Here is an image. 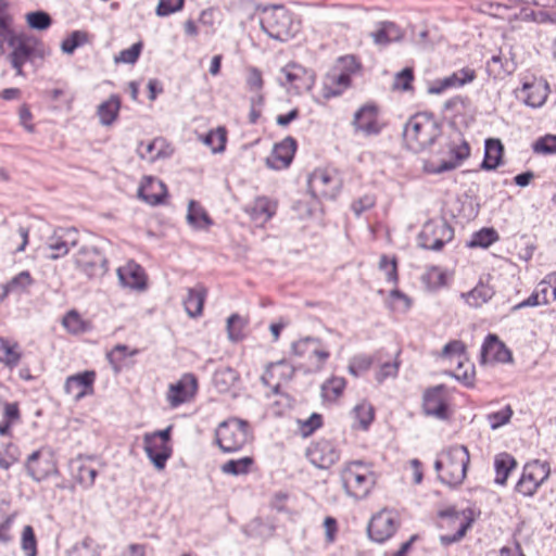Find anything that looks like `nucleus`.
<instances>
[{"label":"nucleus","mask_w":556,"mask_h":556,"mask_svg":"<svg viewBox=\"0 0 556 556\" xmlns=\"http://www.w3.org/2000/svg\"><path fill=\"white\" fill-rule=\"evenodd\" d=\"M441 135V126L432 114L421 112L413 115L403 130L404 141L413 152H420L437 140Z\"/></svg>","instance_id":"obj_1"},{"label":"nucleus","mask_w":556,"mask_h":556,"mask_svg":"<svg viewBox=\"0 0 556 556\" xmlns=\"http://www.w3.org/2000/svg\"><path fill=\"white\" fill-rule=\"evenodd\" d=\"M260 24L265 34L279 41H287L299 31V24L283 5L264 8Z\"/></svg>","instance_id":"obj_2"},{"label":"nucleus","mask_w":556,"mask_h":556,"mask_svg":"<svg viewBox=\"0 0 556 556\" xmlns=\"http://www.w3.org/2000/svg\"><path fill=\"white\" fill-rule=\"evenodd\" d=\"M340 477L346 495L354 498L366 497L376 483L370 465L362 460L346 464Z\"/></svg>","instance_id":"obj_3"},{"label":"nucleus","mask_w":556,"mask_h":556,"mask_svg":"<svg viewBox=\"0 0 556 556\" xmlns=\"http://www.w3.org/2000/svg\"><path fill=\"white\" fill-rule=\"evenodd\" d=\"M215 440L224 453L238 452L249 440V424L239 418H229L217 427Z\"/></svg>","instance_id":"obj_4"},{"label":"nucleus","mask_w":556,"mask_h":556,"mask_svg":"<svg viewBox=\"0 0 556 556\" xmlns=\"http://www.w3.org/2000/svg\"><path fill=\"white\" fill-rule=\"evenodd\" d=\"M445 470L439 475V480L448 485L457 486L466 478L470 460L468 448L465 445H453L443 451Z\"/></svg>","instance_id":"obj_5"},{"label":"nucleus","mask_w":556,"mask_h":556,"mask_svg":"<svg viewBox=\"0 0 556 556\" xmlns=\"http://www.w3.org/2000/svg\"><path fill=\"white\" fill-rule=\"evenodd\" d=\"M549 475L551 466L547 462L539 459L530 462L523 467L522 475L516 484V491L523 496L532 497Z\"/></svg>","instance_id":"obj_6"},{"label":"nucleus","mask_w":556,"mask_h":556,"mask_svg":"<svg viewBox=\"0 0 556 556\" xmlns=\"http://www.w3.org/2000/svg\"><path fill=\"white\" fill-rule=\"evenodd\" d=\"M79 235L75 228H56L48 237L42 248L43 256L48 260H58L68 254L71 248L78 244Z\"/></svg>","instance_id":"obj_7"},{"label":"nucleus","mask_w":556,"mask_h":556,"mask_svg":"<svg viewBox=\"0 0 556 556\" xmlns=\"http://www.w3.org/2000/svg\"><path fill=\"white\" fill-rule=\"evenodd\" d=\"M454 237V229L445 222H429L419 233V245L426 250L440 251Z\"/></svg>","instance_id":"obj_8"},{"label":"nucleus","mask_w":556,"mask_h":556,"mask_svg":"<svg viewBox=\"0 0 556 556\" xmlns=\"http://www.w3.org/2000/svg\"><path fill=\"white\" fill-rule=\"evenodd\" d=\"M75 263L89 278L101 277L108 271V260L93 245L80 247L75 256Z\"/></svg>","instance_id":"obj_9"},{"label":"nucleus","mask_w":556,"mask_h":556,"mask_svg":"<svg viewBox=\"0 0 556 556\" xmlns=\"http://www.w3.org/2000/svg\"><path fill=\"white\" fill-rule=\"evenodd\" d=\"M352 126L355 132L366 137L378 136L383 128V123L379 121V108L374 103L361 106L354 113Z\"/></svg>","instance_id":"obj_10"},{"label":"nucleus","mask_w":556,"mask_h":556,"mask_svg":"<svg viewBox=\"0 0 556 556\" xmlns=\"http://www.w3.org/2000/svg\"><path fill=\"white\" fill-rule=\"evenodd\" d=\"M308 190L315 198L333 199L339 192L340 180L328 169L317 168L308 177Z\"/></svg>","instance_id":"obj_11"},{"label":"nucleus","mask_w":556,"mask_h":556,"mask_svg":"<svg viewBox=\"0 0 556 556\" xmlns=\"http://www.w3.org/2000/svg\"><path fill=\"white\" fill-rule=\"evenodd\" d=\"M399 526L396 516L391 510L382 509L370 519L367 527L368 536L377 543H383L393 536Z\"/></svg>","instance_id":"obj_12"},{"label":"nucleus","mask_w":556,"mask_h":556,"mask_svg":"<svg viewBox=\"0 0 556 556\" xmlns=\"http://www.w3.org/2000/svg\"><path fill=\"white\" fill-rule=\"evenodd\" d=\"M38 43L39 40L36 37L20 34L13 41V45H9L13 48L9 58L12 67L16 71V75H24L23 66L31 60Z\"/></svg>","instance_id":"obj_13"},{"label":"nucleus","mask_w":556,"mask_h":556,"mask_svg":"<svg viewBox=\"0 0 556 556\" xmlns=\"http://www.w3.org/2000/svg\"><path fill=\"white\" fill-rule=\"evenodd\" d=\"M285 80L279 78L281 86L289 84L298 93L309 91L315 84L314 73L298 63H289L281 68Z\"/></svg>","instance_id":"obj_14"},{"label":"nucleus","mask_w":556,"mask_h":556,"mask_svg":"<svg viewBox=\"0 0 556 556\" xmlns=\"http://www.w3.org/2000/svg\"><path fill=\"white\" fill-rule=\"evenodd\" d=\"M444 389L443 384H439L425 391L422 410L426 416H431L439 420H447L450 418L448 405L443 395Z\"/></svg>","instance_id":"obj_15"},{"label":"nucleus","mask_w":556,"mask_h":556,"mask_svg":"<svg viewBox=\"0 0 556 556\" xmlns=\"http://www.w3.org/2000/svg\"><path fill=\"white\" fill-rule=\"evenodd\" d=\"M448 160H443L438 166H429L427 170L431 174L450 172L459 166L470 155V147L466 140H451L447 144Z\"/></svg>","instance_id":"obj_16"},{"label":"nucleus","mask_w":556,"mask_h":556,"mask_svg":"<svg viewBox=\"0 0 556 556\" xmlns=\"http://www.w3.org/2000/svg\"><path fill=\"white\" fill-rule=\"evenodd\" d=\"M291 350L295 356L306 357L309 361L316 358L317 368H320L330 355L329 352L321 346L320 339L314 337H305L293 342Z\"/></svg>","instance_id":"obj_17"},{"label":"nucleus","mask_w":556,"mask_h":556,"mask_svg":"<svg viewBox=\"0 0 556 556\" xmlns=\"http://www.w3.org/2000/svg\"><path fill=\"white\" fill-rule=\"evenodd\" d=\"M307 456L313 465L327 469L339 460L340 452L332 442L321 440L308 448Z\"/></svg>","instance_id":"obj_18"},{"label":"nucleus","mask_w":556,"mask_h":556,"mask_svg":"<svg viewBox=\"0 0 556 556\" xmlns=\"http://www.w3.org/2000/svg\"><path fill=\"white\" fill-rule=\"evenodd\" d=\"M296 150V141L292 137H286L281 142L276 143L270 155L266 159V165L273 169L287 168Z\"/></svg>","instance_id":"obj_19"},{"label":"nucleus","mask_w":556,"mask_h":556,"mask_svg":"<svg viewBox=\"0 0 556 556\" xmlns=\"http://www.w3.org/2000/svg\"><path fill=\"white\" fill-rule=\"evenodd\" d=\"M481 363L498 362L509 363L511 361V352L507 346L498 340L495 334H488L481 348Z\"/></svg>","instance_id":"obj_20"},{"label":"nucleus","mask_w":556,"mask_h":556,"mask_svg":"<svg viewBox=\"0 0 556 556\" xmlns=\"http://www.w3.org/2000/svg\"><path fill=\"white\" fill-rule=\"evenodd\" d=\"M197 388L198 382L195 377L193 375H185L178 382L170 384L167 400L173 407H177L191 399Z\"/></svg>","instance_id":"obj_21"},{"label":"nucleus","mask_w":556,"mask_h":556,"mask_svg":"<svg viewBox=\"0 0 556 556\" xmlns=\"http://www.w3.org/2000/svg\"><path fill=\"white\" fill-rule=\"evenodd\" d=\"M96 374L91 370L71 376L66 379L64 389L65 392L72 395L76 401H79L85 395L92 392Z\"/></svg>","instance_id":"obj_22"},{"label":"nucleus","mask_w":556,"mask_h":556,"mask_svg":"<svg viewBox=\"0 0 556 556\" xmlns=\"http://www.w3.org/2000/svg\"><path fill=\"white\" fill-rule=\"evenodd\" d=\"M470 515V510L468 511V514H466L465 511L457 513L455 510H445L440 514L441 517L450 518L453 523H458L457 531L454 534H444L440 536V542L442 545H451L453 543L460 541L465 536L466 532L471 527L473 521Z\"/></svg>","instance_id":"obj_23"},{"label":"nucleus","mask_w":556,"mask_h":556,"mask_svg":"<svg viewBox=\"0 0 556 556\" xmlns=\"http://www.w3.org/2000/svg\"><path fill=\"white\" fill-rule=\"evenodd\" d=\"M143 448L157 470L164 469L167 459L172 456V447L168 444L159 443L153 435L143 437Z\"/></svg>","instance_id":"obj_24"},{"label":"nucleus","mask_w":556,"mask_h":556,"mask_svg":"<svg viewBox=\"0 0 556 556\" xmlns=\"http://www.w3.org/2000/svg\"><path fill=\"white\" fill-rule=\"evenodd\" d=\"M25 467L28 476L37 482L58 472L55 465L51 460H41L40 451H35L27 457Z\"/></svg>","instance_id":"obj_25"},{"label":"nucleus","mask_w":556,"mask_h":556,"mask_svg":"<svg viewBox=\"0 0 556 556\" xmlns=\"http://www.w3.org/2000/svg\"><path fill=\"white\" fill-rule=\"evenodd\" d=\"M548 91L549 88L547 83H523L520 90V96L518 97L523 101L526 105L531 108H540L545 103Z\"/></svg>","instance_id":"obj_26"},{"label":"nucleus","mask_w":556,"mask_h":556,"mask_svg":"<svg viewBox=\"0 0 556 556\" xmlns=\"http://www.w3.org/2000/svg\"><path fill=\"white\" fill-rule=\"evenodd\" d=\"M138 195L151 205L163 203L167 195V189L163 181L154 177H146V181L139 187Z\"/></svg>","instance_id":"obj_27"},{"label":"nucleus","mask_w":556,"mask_h":556,"mask_svg":"<svg viewBox=\"0 0 556 556\" xmlns=\"http://www.w3.org/2000/svg\"><path fill=\"white\" fill-rule=\"evenodd\" d=\"M9 0H0V51L4 50V43L13 45L18 37L13 29L14 17L9 12Z\"/></svg>","instance_id":"obj_28"},{"label":"nucleus","mask_w":556,"mask_h":556,"mask_svg":"<svg viewBox=\"0 0 556 556\" xmlns=\"http://www.w3.org/2000/svg\"><path fill=\"white\" fill-rule=\"evenodd\" d=\"M504 147L500 139L489 138L484 143V157L481 168L494 170L502 164Z\"/></svg>","instance_id":"obj_29"},{"label":"nucleus","mask_w":556,"mask_h":556,"mask_svg":"<svg viewBox=\"0 0 556 556\" xmlns=\"http://www.w3.org/2000/svg\"><path fill=\"white\" fill-rule=\"evenodd\" d=\"M276 203L266 197H258L254 200L247 212L255 222L266 223L276 213Z\"/></svg>","instance_id":"obj_30"},{"label":"nucleus","mask_w":556,"mask_h":556,"mask_svg":"<svg viewBox=\"0 0 556 556\" xmlns=\"http://www.w3.org/2000/svg\"><path fill=\"white\" fill-rule=\"evenodd\" d=\"M121 110V98L111 94L110 98L99 104L97 115L102 126H111L118 117Z\"/></svg>","instance_id":"obj_31"},{"label":"nucleus","mask_w":556,"mask_h":556,"mask_svg":"<svg viewBox=\"0 0 556 556\" xmlns=\"http://www.w3.org/2000/svg\"><path fill=\"white\" fill-rule=\"evenodd\" d=\"M205 296L206 289L203 286H197L188 290L184 306L190 317H198L202 314Z\"/></svg>","instance_id":"obj_32"},{"label":"nucleus","mask_w":556,"mask_h":556,"mask_svg":"<svg viewBox=\"0 0 556 556\" xmlns=\"http://www.w3.org/2000/svg\"><path fill=\"white\" fill-rule=\"evenodd\" d=\"M165 140L162 138H155L148 143H140L138 147V153L140 157L148 160L149 162H155L160 159L168 157L172 151H166Z\"/></svg>","instance_id":"obj_33"},{"label":"nucleus","mask_w":556,"mask_h":556,"mask_svg":"<svg viewBox=\"0 0 556 556\" xmlns=\"http://www.w3.org/2000/svg\"><path fill=\"white\" fill-rule=\"evenodd\" d=\"M494 295V289L482 280L469 292L463 293L462 296L472 307H480Z\"/></svg>","instance_id":"obj_34"},{"label":"nucleus","mask_w":556,"mask_h":556,"mask_svg":"<svg viewBox=\"0 0 556 556\" xmlns=\"http://www.w3.org/2000/svg\"><path fill=\"white\" fill-rule=\"evenodd\" d=\"M374 42L379 46H386L402 38L401 29L392 22H382L377 31L371 33Z\"/></svg>","instance_id":"obj_35"},{"label":"nucleus","mask_w":556,"mask_h":556,"mask_svg":"<svg viewBox=\"0 0 556 556\" xmlns=\"http://www.w3.org/2000/svg\"><path fill=\"white\" fill-rule=\"evenodd\" d=\"M517 466L516 459L508 453H501L495 456L494 468L496 477L494 482L504 485L507 481L509 472Z\"/></svg>","instance_id":"obj_36"},{"label":"nucleus","mask_w":556,"mask_h":556,"mask_svg":"<svg viewBox=\"0 0 556 556\" xmlns=\"http://www.w3.org/2000/svg\"><path fill=\"white\" fill-rule=\"evenodd\" d=\"M22 357L17 343L0 338V363L9 368L17 366Z\"/></svg>","instance_id":"obj_37"},{"label":"nucleus","mask_w":556,"mask_h":556,"mask_svg":"<svg viewBox=\"0 0 556 556\" xmlns=\"http://www.w3.org/2000/svg\"><path fill=\"white\" fill-rule=\"evenodd\" d=\"M187 220L194 228H203L212 224L207 213L194 200H191L188 204Z\"/></svg>","instance_id":"obj_38"},{"label":"nucleus","mask_w":556,"mask_h":556,"mask_svg":"<svg viewBox=\"0 0 556 556\" xmlns=\"http://www.w3.org/2000/svg\"><path fill=\"white\" fill-rule=\"evenodd\" d=\"M238 379V372L228 366L218 368L213 376L215 387L222 392L227 391Z\"/></svg>","instance_id":"obj_39"},{"label":"nucleus","mask_w":556,"mask_h":556,"mask_svg":"<svg viewBox=\"0 0 556 556\" xmlns=\"http://www.w3.org/2000/svg\"><path fill=\"white\" fill-rule=\"evenodd\" d=\"M254 464V459L250 456H245L239 459H230L222 465L220 470L223 473L231 476L247 475L251 466Z\"/></svg>","instance_id":"obj_40"},{"label":"nucleus","mask_w":556,"mask_h":556,"mask_svg":"<svg viewBox=\"0 0 556 556\" xmlns=\"http://www.w3.org/2000/svg\"><path fill=\"white\" fill-rule=\"evenodd\" d=\"M138 354V350H132L128 352V346L125 344L115 345L109 353H106V358L112 366L115 374H118L122 370V363L127 356H134Z\"/></svg>","instance_id":"obj_41"},{"label":"nucleus","mask_w":556,"mask_h":556,"mask_svg":"<svg viewBox=\"0 0 556 556\" xmlns=\"http://www.w3.org/2000/svg\"><path fill=\"white\" fill-rule=\"evenodd\" d=\"M74 464L77 465L76 472L74 473L76 481L86 489L91 488L98 476L97 469L83 464L81 457H79Z\"/></svg>","instance_id":"obj_42"},{"label":"nucleus","mask_w":556,"mask_h":556,"mask_svg":"<svg viewBox=\"0 0 556 556\" xmlns=\"http://www.w3.org/2000/svg\"><path fill=\"white\" fill-rule=\"evenodd\" d=\"M281 369L279 372L280 376L286 377L287 379H291L294 369L288 365V363L282 359L276 363H271L267 366L265 374L262 376V381L264 384H269L270 380L275 377L276 372Z\"/></svg>","instance_id":"obj_43"},{"label":"nucleus","mask_w":556,"mask_h":556,"mask_svg":"<svg viewBox=\"0 0 556 556\" xmlns=\"http://www.w3.org/2000/svg\"><path fill=\"white\" fill-rule=\"evenodd\" d=\"M497 240L498 235L493 228H482L472 235L469 247L489 248Z\"/></svg>","instance_id":"obj_44"},{"label":"nucleus","mask_w":556,"mask_h":556,"mask_svg":"<svg viewBox=\"0 0 556 556\" xmlns=\"http://www.w3.org/2000/svg\"><path fill=\"white\" fill-rule=\"evenodd\" d=\"M87 40V33L81 30H74L66 39L62 41L61 50L66 54H72L77 48L85 45Z\"/></svg>","instance_id":"obj_45"},{"label":"nucleus","mask_w":556,"mask_h":556,"mask_svg":"<svg viewBox=\"0 0 556 556\" xmlns=\"http://www.w3.org/2000/svg\"><path fill=\"white\" fill-rule=\"evenodd\" d=\"M344 388L345 380L341 377H333L323 384V394L326 399L334 401L342 394Z\"/></svg>","instance_id":"obj_46"},{"label":"nucleus","mask_w":556,"mask_h":556,"mask_svg":"<svg viewBox=\"0 0 556 556\" xmlns=\"http://www.w3.org/2000/svg\"><path fill=\"white\" fill-rule=\"evenodd\" d=\"M28 26L36 30H45L52 24L51 16L45 11H35L26 14Z\"/></svg>","instance_id":"obj_47"},{"label":"nucleus","mask_w":556,"mask_h":556,"mask_svg":"<svg viewBox=\"0 0 556 556\" xmlns=\"http://www.w3.org/2000/svg\"><path fill=\"white\" fill-rule=\"evenodd\" d=\"M353 415L359 427L366 430L374 419V408L369 403L363 402L353 408Z\"/></svg>","instance_id":"obj_48"},{"label":"nucleus","mask_w":556,"mask_h":556,"mask_svg":"<svg viewBox=\"0 0 556 556\" xmlns=\"http://www.w3.org/2000/svg\"><path fill=\"white\" fill-rule=\"evenodd\" d=\"M475 71L470 68H463L459 72L453 73L452 75L444 77V86L460 87L467 83H470L475 78Z\"/></svg>","instance_id":"obj_49"},{"label":"nucleus","mask_w":556,"mask_h":556,"mask_svg":"<svg viewBox=\"0 0 556 556\" xmlns=\"http://www.w3.org/2000/svg\"><path fill=\"white\" fill-rule=\"evenodd\" d=\"M247 326V320L239 314H232L227 319L228 337L232 341H238L243 337V328Z\"/></svg>","instance_id":"obj_50"},{"label":"nucleus","mask_w":556,"mask_h":556,"mask_svg":"<svg viewBox=\"0 0 556 556\" xmlns=\"http://www.w3.org/2000/svg\"><path fill=\"white\" fill-rule=\"evenodd\" d=\"M488 71L495 77L505 74H511L515 71V65L508 61H503L501 55H493L488 62Z\"/></svg>","instance_id":"obj_51"},{"label":"nucleus","mask_w":556,"mask_h":556,"mask_svg":"<svg viewBox=\"0 0 556 556\" xmlns=\"http://www.w3.org/2000/svg\"><path fill=\"white\" fill-rule=\"evenodd\" d=\"M204 143L211 147L214 153L224 151L226 143V130L224 128H218L215 131L211 130L204 137Z\"/></svg>","instance_id":"obj_52"},{"label":"nucleus","mask_w":556,"mask_h":556,"mask_svg":"<svg viewBox=\"0 0 556 556\" xmlns=\"http://www.w3.org/2000/svg\"><path fill=\"white\" fill-rule=\"evenodd\" d=\"M379 268L386 273V279L388 282L396 285L399 281L396 260L389 258L388 255L383 254L379 261Z\"/></svg>","instance_id":"obj_53"},{"label":"nucleus","mask_w":556,"mask_h":556,"mask_svg":"<svg viewBox=\"0 0 556 556\" xmlns=\"http://www.w3.org/2000/svg\"><path fill=\"white\" fill-rule=\"evenodd\" d=\"M62 324L71 333L77 334L85 331V323L76 311H70L63 317Z\"/></svg>","instance_id":"obj_54"},{"label":"nucleus","mask_w":556,"mask_h":556,"mask_svg":"<svg viewBox=\"0 0 556 556\" xmlns=\"http://www.w3.org/2000/svg\"><path fill=\"white\" fill-rule=\"evenodd\" d=\"M534 153L552 154L556 153V135H546L539 138L532 146Z\"/></svg>","instance_id":"obj_55"},{"label":"nucleus","mask_w":556,"mask_h":556,"mask_svg":"<svg viewBox=\"0 0 556 556\" xmlns=\"http://www.w3.org/2000/svg\"><path fill=\"white\" fill-rule=\"evenodd\" d=\"M22 549L26 556L37 555V541L30 526H25L22 533Z\"/></svg>","instance_id":"obj_56"},{"label":"nucleus","mask_w":556,"mask_h":556,"mask_svg":"<svg viewBox=\"0 0 556 556\" xmlns=\"http://www.w3.org/2000/svg\"><path fill=\"white\" fill-rule=\"evenodd\" d=\"M142 50V43L136 42L130 48L122 50L117 56H115L116 63L134 64L137 62Z\"/></svg>","instance_id":"obj_57"},{"label":"nucleus","mask_w":556,"mask_h":556,"mask_svg":"<svg viewBox=\"0 0 556 556\" xmlns=\"http://www.w3.org/2000/svg\"><path fill=\"white\" fill-rule=\"evenodd\" d=\"M33 283L31 276L28 271H21L18 275L13 277L7 286V292H17L25 290Z\"/></svg>","instance_id":"obj_58"},{"label":"nucleus","mask_w":556,"mask_h":556,"mask_svg":"<svg viewBox=\"0 0 556 556\" xmlns=\"http://www.w3.org/2000/svg\"><path fill=\"white\" fill-rule=\"evenodd\" d=\"M414 72L410 67H405L395 75L393 87L399 90L407 91L412 89Z\"/></svg>","instance_id":"obj_59"},{"label":"nucleus","mask_w":556,"mask_h":556,"mask_svg":"<svg viewBox=\"0 0 556 556\" xmlns=\"http://www.w3.org/2000/svg\"><path fill=\"white\" fill-rule=\"evenodd\" d=\"M513 416V409L509 405L498 412H494L488 415V420L492 429L500 428L507 424Z\"/></svg>","instance_id":"obj_60"},{"label":"nucleus","mask_w":556,"mask_h":556,"mask_svg":"<svg viewBox=\"0 0 556 556\" xmlns=\"http://www.w3.org/2000/svg\"><path fill=\"white\" fill-rule=\"evenodd\" d=\"M20 453L17 446L8 444L3 451H0V467L8 470L18 460Z\"/></svg>","instance_id":"obj_61"},{"label":"nucleus","mask_w":556,"mask_h":556,"mask_svg":"<svg viewBox=\"0 0 556 556\" xmlns=\"http://www.w3.org/2000/svg\"><path fill=\"white\" fill-rule=\"evenodd\" d=\"M70 556H98L94 541L86 536L81 542L74 545Z\"/></svg>","instance_id":"obj_62"},{"label":"nucleus","mask_w":556,"mask_h":556,"mask_svg":"<svg viewBox=\"0 0 556 556\" xmlns=\"http://www.w3.org/2000/svg\"><path fill=\"white\" fill-rule=\"evenodd\" d=\"M185 0H160L156 7V14L159 16H167L172 13L180 11L184 7Z\"/></svg>","instance_id":"obj_63"},{"label":"nucleus","mask_w":556,"mask_h":556,"mask_svg":"<svg viewBox=\"0 0 556 556\" xmlns=\"http://www.w3.org/2000/svg\"><path fill=\"white\" fill-rule=\"evenodd\" d=\"M400 363L397 361L394 362H386L381 364L379 371L377 372L376 379L378 382H382L387 378L396 377L399 371Z\"/></svg>","instance_id":"obj_64"}]
</instances>
